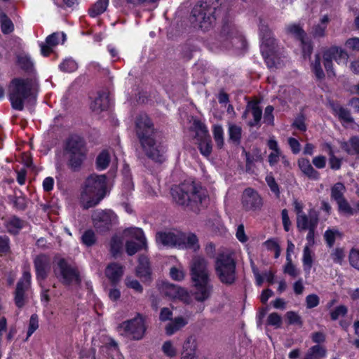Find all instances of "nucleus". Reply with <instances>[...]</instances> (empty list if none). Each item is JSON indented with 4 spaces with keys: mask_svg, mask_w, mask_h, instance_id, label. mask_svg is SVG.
I'll list each match as a JSON object with an SVG mask.
<instances>
[{
    "mask_svg": "<svg viewBox=\"0 0 359 359\" xmlns=\"http://www.w3.org/2000/svg\"><path fill=\"white\" fill-rule=\"evenodd\" d=\"M136 134L144 155L156 162L162 163L166 158V145L159 133L146 114L140 115L135 122Z\"/></svg>",
    "mask_w": 359,
    "mask_h": 359,
    "instance_id": "1",
    "label": "nucleus"
},
{
    "mask_svg": "<svg viewBox=\"0 0 359 359\" xmlns=\"http://www.w3.org/2000/svg\"><path fill=\"white\" fill-rule=\"evenodd\" d=\"M348 59L347 53L342 48L337 46L331 47L323 51L322 56L318 53L311 62V71L318 80L325 78V73L322 69L323 62L328 76H335L333 68V60L338 65H346Z\"/></svg>",
    "mask_w": 359,
    "mask_h": 359,
    "instance_id": "2",
    "label": "nucleus"
},
{
    "mask_svg": "<svg viewBox=\"0 0 359 359\" xmlns=\"http://www.w3.org/2000/svg\"><path fill=\"white\" fill-rule=\"evenodd\" d=\"M106 195L107 178L105 175H91L84 182L79 203L84 209H88L99 204Z\"/></svg>",
    "mask_w": 359,
    "mask_h": 359,
    "instance_id": "3",
    "label": "nucleus"
},
{
    "mask_svg": "<svg viewBox=\"0 0 359 359\" xmlns=\"http://www.w3.org/2000/svg\"><path fill=\"white\" fill-rule=\"evenodd\" d=\"M191 276L195 287L196 299L199 302L205 301L210 297L212 286L209 283L210 273L204 258L196 257L193 259L191 264Z\"/></svg>",
    "mask_w": 359,
    "mask_h": 359,
    "instance_id": "4",
    "label": "nucleus"
},
{
    "mask_svg": "<svg viewBox=\"0 0 359 359\" xmlns=\"http://www.w3.org/2000/svg\"><path fill=\"white\" fill-rule=\"evenodd\" d=\"M36 89L37 83L34 79H13L9 86V100L12 107L22 111L25 102L29 98L35 97Z\"/></svg>",
    "mask_w": 359,
    "mask_h": 359,
    "instance_id": "5",
    "label": "nucleus"
},
{
    "mask_svg": "<svg viewBox=\"0 0 359 359\" xmlns=\"http://www.w3.org/2000/svg\"><path fill=\"white\" fill-rule=\"evenodd\" d=\"M157 245L178 249L199 248L196 236L192 233H184L177 229L160 231L156 234Z\"/></svg>",
    "mask_w": 359,
    "mask_h": 359,
    "instance_id": "6",
    "label": "nucleus"
},
{
    "mask_svg": "<svg viewBox=\"0 0 359 359\" xmlns=\"http://www.w3.org/2000/svg\"><path fill=\"white\" fill-rule=\"evenodd\" d=\"M171 194L177 204L191 207L205 202L207 198L206 191L197 187L194 182H186L175 187L172 188Z\"/></svg>",
    "mask_w": 359,
    "mask_h": 359,
    "instance_id": "7",
    "label": "nucleus"
},
{
    "mask_svg": "<svg viewBox=\"0 0 359 359\" xmlns=\"http://www.w3.org/2000/svg\"><path fill=\"white\" fill-rule=\"evenodd\" d=\"M86 142L82 137L74 135L67 140L65 155L71 168L74 170L79 168L86 160Z\"/></svg>",
    "mask_w": 359,
    "mask_h": 359,
    "instance_id": "8",
    "label": "nucleus"
},
{
    "mask_svg": "<svg viewBox=\"0 0 359 359\" xmlns=\"http://www.w3.org/2000/svg\"><path fill=\"white\" fill-rule=\"evenodd\" d=\"M215 269L219 280L224 284L231 285L236 280V262L229 253L219 255L215 260Z\"/></svg>",
    "mask_w": 359,
    "mask_h": 359,
    "instance_id": "9",
    "label": "nucleus"
},
{
    "mask_svg": "<svg viewBox=\"0 0 359 359\" xmlns=\"http://www.w3.org/2000/svg\"><path fill=\"white\" fill-rule=\"evenodd\" d=\"M212 1L201 0L194 7L191 12L193 22L205 30L212 27L215 20V7L212 6Z\"/></svg>",
    "mask_w": 359,
    "mask_h": 359,
    "instance_id": "10",
    "label": "nucleus"
},
{
    "mask_svg": "<svg viewBox=\"0 0 359 359\" xmlns=\"http://www.w3.org/2000/svg\"><path fill=\"white\" fill-rule=\"evenodd\" d=\"M57 278L65 285L79 284L81 277L77 269L65 259H60L54 267Z\"/></svg>",
    "mask_w": 359,
    "mask_h": 359,
    "instance_id": "11",
    "label": "nucleus"
},
{
    "mask_svg": "<svg viewBox=\"0 0 359 359\" xmlns=\"http://www.w3.org/2000/svg\"><path fill=\"white\" fill-rule=\"evenodd\" d=\"M120 328L123 332L122 334L133 340L142 339L146 332L144 318L140 314L131 320L123 322Z\"/></svg>",
    "mask_w": 359,
    "mask_h": 359,
    "instance_id": "12",
    "label": "nucleus"
},
{
    "mask_svg": "<svg viewBox=\"0 0 359 359\" xmlns=\"http://www.w3.org/2000/svg\"><path fill=\"white\" fill-rule=\"evenodd\" d=\"M124 236L130 239L126 243V252L128 255H133L139 250L146 247V238L141 229L129 228L124 231Z\"/></svg>",
    "mask_w": 359,
    "mask_h": 359,
    "instance_id": "13",
    "label": "nucleus"
},
{
    "mask_svg": "<svg viewBox=\"0 0 359 359\" xmlns=\"http://www.w3.org/2000/svg\"><path fill=\"white\" fill-rule=\"evenodd\" d=\"M259 36L261 38V50L262 55L266 58V62L269 67H272V65L269 64L271 52L272 47L274 45L275 40L271 36V32L268 27V25L264 24L263 22H260L259 25Z\"/></svg>",
    "mask_w": 359,
    "mask_h": 359,
    "instance_id": "14",
    "label": "nucleus"
},
{
    "mask_svg": "<svg viewBox=\"0 0 359 359\" xmlns=\"http://www.w3.org/2000/svg\"><path fill=\"white\" fill-rule=\"evenodd\" d=\"M160 292L173 300H180L184 302H188L189 297L187 291L174 284L163 282L158 285Z\"/></svg>",
    "mask_w": 359,
    "mask_h": 359,
    "instance_id": "15",
    "label": "nucleus"
},
{
    "mask_svg": "<svg viewBox=\"0 0 359 359\" xmlns=\"http://www.w3.org/2000/svg\"><path fill=\"white\" fill-rule=\"evenodd\" d=\"M92 219L95 228L100 230L108 229L116 222V216L110 210H96L92 215Z\"/></svg>",
    "mask_w": 359,
    "mask_h": 359,
    "instance_id": "16",
    "label": "nucleus"
},
{
    "mask_svg": "<svg viewBox=\"0 0 359 359\" xmlns=\"http://www.w3.org/2000/svg\"><path fill=\"white\" fill-rule=\"evenodd\" d=\"M222 35L224 41L230 43L233 47L237 49L244 48L246 45L244 37L238 32L237 28L233 25H224Z\"/></svg>",
    "mask_w": 359,
    "mask_h": 359,
    "instance_id": "17",
    "label": "nucleus"
},
{
    "mask_svg": "<svg viewBox=\"0 0 359 359\" xmlns=\"http://www.w3.org/2000/svg\"><path fill=\"white\" fill-rule=\"evenodd\" d=\"M242 204L245 210L255 211L261 208L262 199L256 191L248 188L243 194Z\"/></svg>",
    "mask_w": 359,
    "mask_h": 359,
    "instance_id": "18",
    "label": "nucleus"
},
{
    "mask_svg": "<svg viewBox=\"0 0 359 359\" xmlns=\"http://www.w3.org/2000/svg\"><path fill=\"white\" fill-rule=\"evenodd\" d=\"M31 284V274L28 269H24L22 276L18 281L15 290V302L18 307L20 308L25 304V291L29 288Z\"/></svg>",
    "mask_w": 359,
    "mask_h": 359,
    "instance_id": "19",
    "label": "nucleus"
},
{
    "mask_svg": "<svg viewBox=\"0 0 359 359\" xmlns=\"http://www.w3.org/2000/svg\"><path fill=\"white\" fill-rule=\"evenodd\" d=\"M318 222V216L312 212H309L297 217V227L299 231L316 229Z\"/></svg>",
    "mask_w": 359,
    "mask_h": 359,
    "instance_id": "20",
    "label": "nucleus"
},
{
    "mask_svg": "<svg viewBox=\"0 0 359 359\" xmlns=\"http://www.w3.org/2000/svg\"><path fill=\"white\" fill-rule=\"evenodd\" d=\"M60 36L59 33H53L46 38L44 43L40 45L41 52L43 56H48L53 51V48L59 43ZM61 36L62 41L64 42L66 39V35L62 33Z\"/></svg>",
    "mask_w": 359,
    "mask_h": 359,
    "instance_id": "21",
    "label": "nucleus"
},
{
    "mask_svg": "<svg viewBox=\"0 0 359 359\" xmlns=\"http://www.w3.org/2000/svg\"><path fill=\"white\" fill-rule=\"evenodd\" d=\"M196 351V341L194 337L189 336L182 344L180 359H197Z\"/></svg>",
    "mask_w": 359,
    "mask_h": 359,
    "instance_id": "22",
    "label": "nucleus"
},
{
    "mask_svg": "<svg viewBox=\"0 0 359 359\" xmlns=\"http://www.w3.org/2000/svg\"><path fill=\"white\" fill-rule=\"evenodd\" d=\"M248 114H251L253 117V120L249 121L248 125L250 126H257L262 118V110L257 102H251L248 104L242 117L245 118Z\"/></svg>",
    "mask_w": 359,
    "mask_h": 359,
    "instance_id": "23",
    "label": "nucleus"
},
{
    "mask_svg": "<svg viewBox=\"0 0 359 359\" xmlns=\"http://www.w3.org/2000/svg\"><path fill=\"white\" fill-rule=\"evenodd\" d=\"M123 272V266L115 262L109 264L105 269L106 276L113 283H117L120 281Z\"/></svg>",
    "mask_w": 359,
    "mask_h": 359,
    "instance_id": "24",
    "label": "nucleus"
},
{
    "mask_svg": "<svg viewBox=\"0 0 359 359\" xmlns=\"http://www.w3.org/2000/svg\"><path fill=\"white\" fill-rule=\"evenodd\" d=\"M49 264V259L44 255H40L35 258L34 266L38 279L43 280L46 277Z\"/></svg>",
    "mask_w": 359,
    "mask_h": 359,
    "instance_id": "25",
    "label": "nucleus"
},
{
    "mask_svg": "<svg viewBox=\"0 0 359 359\" xmlns=\"http://www.w3.org/2000/svg\"><path fill=\"white\" fill-rule=\"evenodd\" d=\"M297 164L300 170L309 179L313 180L320 179V173L313 168L309 159L300 158L297 161Z\"/></svg>",
    "mask_w": 359,
    "mask_h": 359,
    "instance_id": "26",
    "label": "nucleus"
},
{
    "mask_svg": "<svg viewBox=\"0 0 359 359\" xmlns=\"http://www.w3.org/2000/svg\"><path fill=\"white\" fill-rule=\"evenodd\" d=\"M136 275L143 281H149L151 279V270L148 258L141 256L139 258V264L136 269Z\"/></svg>",
    "mask_w": 359,
    "mask_h": 359,
    "instance_id": "27",
    "label": "nucleus"
},
{
    "mask_svg": "<svg viewBox=\"0 0 359 359\" xmlns=\"http://www.w3.org/2000/svg\"><path fill=\"white\" fill-rule=\"evenodd\" d=\"M109 105L110 100L109 95L107 93H102L95 99L90 107L93 111L98 114L102 111L107 110L109 107Z\"/></svg>",
    "mask_w": 359,
    "mask_h": 359,
    "instance_id": "28",
    "label": "nucleus"
},
{
    "mask_svg": "<svg viewBox=\"0 0 359 359\" xmlns=\"http://www.w3.org/2000/svg\"><path fill=\"white\" fill-rule=\"evenodd\" d=\"M188 323L187 318L182 316H178L171 320L165 327V331L167 335L171 336L183 328Z\"/></svg>",
    "mask_w": 359,
    "mask_h": 359,
    "instance_id": "29",
    "label": "nucleus"
},
{
    "mask_svg": "<svg viewBox=\"0 0 359 359\" xmlns=\"http://www.w3.org/2000/svg\"><path fill=\"white\" fill-rule=\"evenodd\" d=\"M267 145L269 148L272 151L268 157L269 163L271 166H273L279 161L280 158L282 156V153L278 147V142L274 139V137H271L269 140Z\"/></svg>",
    "mask_w": 359,
    "mask_h": 359,
    "instance_id": "30",
    "label": "nucleus"
},
{
    "mask_svg": "<svg viewBox=\"0 0 359 359\" xmlns=\"http://www.w3.org/2000/svg\"><path fill=\"white\" fill-rule=\"evenodd\" d=\"M330 22V18L328 15H323L320 18V21L316 25H314L311 30V34L314 38H322L325 36V31L327 27V25Z\"/></svg>",
    "mask_w": 359,
    "mask_h": 359,
    "instance_id": "31",
    "label": "nucleus"
},
{
    "mask_svg": "<svg viewBox=\"0 0 359 359\" xmlns=\"http://www.w3.org/2000/svg\"><path fill=\"white\" fill-rule=\"evenodd\" d=\"M201 133L203 140L198 144V148L201 154L205 156H208L212 151L211 140L208 135V130L205 127L201 128Z\"/></svg>",
    "mask_w": 359,
    "mask_h": 359,
    "instance_id": "32",
    "label": "nucleus"
},
{
    "mask_svg": "<svg viewBox=\"0 0 359 359\" xmlns=\"http://www.w3.org/2000/svg\"><path fill=\"white\" fill-rule=\"evenodd\" d=\"M333 113L337 116L344 125H347L353 122V118L350 111L339 105H332Z\"/></svg>",
    "mask_w": 359,
    "mask_h": 359,
    "instance_id": "33",
    "label": "nucleus"
},
{
    "mask_svg": "<svg viewBox=\"0 0 359 359\" xmlns=\"http://www.w3.org/2000/svg\"><path fill=\"white\" fill-rule=\"evenodd\" d=\"M313 257V251L311 248H308V246H304L302 255V265L304 271L307 273H310L312 268Z\"/></svg>",
    "mask_w": 359,
    "mask_h": 359,
    "instance_id": "34",
    "label": "nucleus"
},
{
    "mask_svg": "<svg viewBox=\"0 0 359 359\" xmlns=\"http://www.w3.org/2000/svg\"><path fill=\"white\" fill-rule=\"evenodd\" d=\"M341 147L348 154H359V138L353 137L347 142H341Z\"/></svg>",
    "mask_w": 359,
    "mask_h": 359,
    "instance_id": "35",
    "label": "nucleus"
},
{
    "mask_svg": "<svg viewBox=\"0 0 359 359\" xmlns=\"http://www.w3.org/2000/svg\"><path fill=\"white\" fill-rule=\"evenodd\" d=\"M229 140L235 144H239L242 137V128L240 126L229 123L228 124Z\"/></svg>",
    "mask_w": 359,
    "mask_h": 359,
    "instance_id": "36",
    "label": "nucleus"
},
{
    "mask_svg": "<svg viewBox=\"0 0 359 359\" xmlns=\"http://www.w3.org/2000/svg\"><path fill=\"white\" fill-rule=\"evenodd\" d=\"M287 32L297 39L300 41H304V39H306V34L304 31L302 27L297 24H291L289 25L286 27Z\"/></svg>",
    "mask_w": 359,
    "mask_h": 359,
    "instance_id": "37",
    "label": "nucleus"
},
{
    "mask_svg": "<svg viewBox=\"0 0 359 359\" xmlns=\"http://www.w3.org/2000/svg\"><path fill=\"white\" fill-rule=\"evenodd\" d=\"M346 191V187L344 184L337 182L331 188V198L337 203L344 198V194Z\"/></svg>",
    "mask_w": 359,
    "mask_h": 359,
    "instance_id": "38",
    "label": "nucleus"
},
{
    "mask_svg": "<svg viewBox=\"0 0 359 359\" xmlns=\"http://www.w3.org/2000/svg\"><path fill=\"white\" fill-rule=\"evenodd\" d=\"M161 351L165 356L169 358H174L177 355V348L171 340H167L163 343Z\"/></svg>",
    "mask_w": 359,
    "mask_h": 359,
    "instance_id": "39",
    "label": "nucleus"
},
{
    "mask_svg": "<svg viewBox=\"0 0 359 359\" xmlns=\"http://www.w3.org/2000/svg\"><path fill=\"white\" fill-rule=\"evenodd\" d=\"M18 64L25 70H32L34 67V62L31 57L25 53H20L18 55Z\"/></svg>",
    "mask_w": 359,
    "mask_h": 359,
    "instance_id": "40",
    "label": "nucleus"
},
{
    "mask_svg": "<svg viewBox=\"0 0 359 359\" xmlns=\"http://www.w3.org/2000/svg\"><path fill=\"white\" fill-rule=\"evenodd\" d=\"M108 4L109 0H98L89 11L90 16L95 17L104 13L108 6Z\"/></svg>",
    "mask_w": 359,
    "mask_h": 359,
    "instance_id": "41",
    "label": "nucleus"
},
{
    "mask_svg": "<svg viewBox=\"0 0 359 359\" xmlns=\"http://www.w3.org/2000/svg\"><path fill=\"white\" fill-rule=\"evenodd\" d=\"M326 355V349L319 345H316L310 348L306 355V358H319Z\"/></svg>",
    "mask_w": 359,
    "mask_h": 359,
    "instance_id": "42",
    "label": "nucleus"
},
{
    "mask_svg": "<svg viewBox=\"0 0 359 359\" xmlns=\"http://www.w3.org/2000/svg\"><path fill=\"white\" fill-rule=\"evenodd\" d=\"M0 22L3 33L8 34L13 32L14 26L12 21L3 13H0Z\"/></svg>",
    "mask_w": 359,
    "mask_h": 359,
    "instance_id": "43",
    "label": "nucleus"
},
{
    "mask_svg": "<svg viewBox=\"0 0 359 359\" xmlns=\"http://www.w3.org/2000/svg\"><path fill=\"white\" fill-rule=\"evenodd\" d=\"M110 162V155L107 151H102L97 158V167L100 170H104Z\"/></svg>",
    "mask_w": 359,
    "mask_h": 359,
    "instance_id": "44",
    "label": "nucleus"
},
{
    "mask_svg": "<svg viewBox=\"0 0 359 359\" xmlns=\"http://www.w3.org/2000/svg\"><path fill=\"white\" fill-rule=\"evenodd\" d=\"M213 137L218 147L222 148L224 145V130L220 125L213 126Z\"/></svg>",
    "mask_w": 359,
    "mask_h": 359,
    "instance_id": "45",
    "label": "nucleus"
},
{
    "mask_svg": "<svg viewBox=\"0 0 359 359\" xmlns=\"http://www.w3.org/2000/svg\"><path fill=\"white\" fill-rule=\"evenodd\" d=\"M337 205L339 212H341L343 215L348 216L353 215L355 213V208H351L345 198L338 201Z\"/></svg>",
    "mask_w": 359,
    "mask_h": 359,
    "instance_id": "46",
    "label": "nucleus"
},
{
    "mask_svg": "<svg viewBox=\"0 0 359 359\" xmlns=\"http://www.w3.org/2000/svg\"><path fill=\"white\" fill-rule=\"evenodd\" d=\"M6 226L10 233L15 234L22 229V222L17 217H13L8 222Z\"/></svg>",
    "mask_w": 359,
    "mask_h": 359,
    "instance_id": "47",
    "label": "nucleus"
},
{
    "mask_svg": "<svg viewBox=\"0 0 359 359\" xmlns=\"http://www.w3.org/2000/svg\"><path fill=\"white\" fill-rule=\"evenodd\" d=\"M340 236V232L336 229H327L324 234L325 239L330 247L334 245L335 239Z\"/></svg>",
    "mask_w": 359,
    "mask_h": 359,
    "instance_id": "48",
    "label": "nucleus"
},
{
    "mask_svg": "<svg viewBox=\"0 0 359 359\" xmlns=\"http://www.w3.org/2000/svg\"><path fill=\"white\" fill-rule=\"evenodd\" d=\"M77 67V63L72 59H66L60 65V69L64 72H73Z\"/></svg>",
    "mask_w": 359,
    "mask_h": 359,
    "instance_id": "49",
    "label": "nucleus"
},
{
    "mask_svg": "<svg viewBox=\"0 0 359 359\" xmlns=\"http://www.w3.org/2000/svg\"><path fill=\"white\" fill-rule=\"evenodd\" d=\"M265 180L269 187L271 191L275 194V195L278 197L280 196V190L278 184L276 183L275 178L273 177L271 174H268L266 176Z\"/></svg>",
    "mask_w": 359,
    "mask_h": 359,
    "instance_id": "50",
    "label": "nucleus"
},
{
    "mask_svg": "<svg viewBox=\"0 0 359 359\" xmlns=\"http://www.w3.org/2000/svg\"><path fill=\"white\" fill-rule=\"evenodd\" d=\"M170 276L172 278V279L177 281H180L184 278L185 273L184 269L181 266H173L170 270Z\"/></svg>",
    "mask_w": 359,
    "mask_h": 359,
    "instance_id": "51",
    "label": "nucleus"
},
{
    "mask_svg": "<svg viewBox=\"0 0 359 359\" xmlns=\"http://www.w3.org/2000/svg\"><path fill=\"white\" fill-rule=\"evenodd\" d=\"M122 244L123 241L121 237L116 236L112 238L110 245L111 252L114 256L116 255L119 252L122 247Z\"/></svg>",
    "mask_w": 359,
    "mask_h": 359,
    "instance_id": "52",
    "label": "nucleus"
},
{
    "mask_svg": "<svg viewBox=\"0 0 359 359\" xmlns=\"http://www.w3.org/2000/svg\"><path fill=\"white\" fill-rule=\"evenodd\" d=\"M329 163L333 170H339L341 168V160L334 156V151L331 146H329Z\"/></svg>",
    "mask_w": 359,
    "mask_h": 359,
    "instance_id": "53",
    "label": "nucleus"
},
{
    "mask_svg": "<svg viewBox=\"0 0 359 359\" xmlns=\"http://www.w3.org/2000/svg\"><path fill=\"white\" fill-rule=\"evenodd\" d=\"M82 242L86 246H91L95 243V236L93 231L88 230L84 232L81 237Z\"/></svg>",
    "mask_w": 359,
    "mask_h": 359,
    "instance_id": "54",
    "label": "nucleus"
},
{
    "mask_svg": "<svg viewBox=\"0 0 359 359\" xmlns=\"http://www.w3.org/2000/svg\"><path fill=\"white\" fill-rule=\"evenodd\" d=\"M267 324L278 328L281 326L282 318L277 313H271L267 318Z\"/></svg>",
    "mask_w": 359,
    "mask_h": 359,
    "instance_id": "55",
    "label": "nucleus"
},
{
    "mask_svg": "<svg viewBox=\"0 0 359 359\" xmlns=\"http://www.w3.org/2000/svg\"><path fill=\"white\" fill-rule=\"evenodd\" d=\"M125 284L126 287L134 290L135 292L141 293L143 290V288L140 283L131 277H126L125 280Z\"/></svg>",
    "mask_w": 359,
    "mask_h": 359,
    "instance_id": "56",
    "label": "nucleus"
},
{
    "mask_svg": "<svg viewBox=\"0 0 359 359\" xmlns=\"http://www.w3.org/2000/svg\"><path fill=\"white\" fill-rule=\"evenodd\" d=\"M39 327V319L36 315H32L30 318L29 323V327L27 331V336L26 340L31 337V335L38 329Z\"/></svg>",
    "mask_w": 359,
    "mask_h": 359,
    "instance_id": "57",
    "label": "nucleus"
},
{
    "mask_svg": "<svg viewBox=\"0 0 359 359\" xmlns=\"http://www.w3.org/2000/svg\"><path fill=\"white\" fill-rule=\"evenodd\" d=\"M350 264L359 270V250L355 248L351 250L349 253Z\"/></svg>",
    "mask_w": 359,
    "mask_h": 359,
    "instance_id": "58",
    "label": "nucleus"
},
{
    "mask_svg": "<svg viewBox=\"0 0 359 359\" xmlns=\"http://www.w3.org/2000/svg\"><path fill=\"white\" fill-rule=\"evenodd\" d=\"M347 307L344 305H340L335 308L330 313L331 318L334 320L338 319L339 317L344 316L347 313Z\"/></svg>",
    "mask_w": 359,
    "mask_h": 359,
    "instance_id": "59",
    "label": "nucleus"
},
{
    "mask_svg": "<svg viewBox=\"0 0 359 359\" xmlns=\"http://www.w3.org/2000/svg\"><path fill=\"white\" fill-rule=\"evenodd\" d=\"M284 272L289 274L292 277H296L298 275L297 270L294 265L292 264V258L286 259V264L284 268Z\"/></svg>",
    "mask_w": 359,
    "mask_h": 359,
    "instance_id": "60",
    "label": "nucleus"
},
{
    "mask_svg": "<svg viewBox=\"0 0 359 359\" xmlns=\"http://www.w3.org/2000/svg\"><path fill=\"white\" fill-rule=\"evenodd\" d=\"M345 257V253L343 249L336 248L333 250L331 254V257L332 260L339 264H341L344 258Z\"/></svg>",
    "mask_w": 359,
    "mask_h": 359,
    "instance_id": "61",
    "label": "nucleus"
},
{
    "mask_svg": "<svg viewBox=\"0 0 359 359\" xmlns=\"http://www.w3.org/2000/svg\"><path fill=\"white\" fill-rule=\"evenodd\" d=\"M236 237L242 243H245L248 241V236L245 233L243 224H241L237 226Z\"/></svg>",
    "mask_w": 359,
    "mask_h": 359,
    "instance_id": "62",
    "label": "nucleus"
},
{
    "mask_svg": "<svg viewBox=\"0 0 359 359\" xmlns=\"http://www.w3.org/2000/svg\"><path fill=\"white\" fill-rule=\"evenodd\" d=\"M286 318L288 320L289 324L292 325H302V321L301 320L300 316L294 311H288L286 313Z\"/></svg>",
    "mask_w": 359,
    "mask_h": 359,
    "instance_id": "63",
    "label": "nucleus"
},
{
    "mask_svg": "<svg viewBox=\"0 0 359 359\" xmlns=\"http://www.w3.org/2000/svg\"><path fill=\"white\" fill-rule=\"evenodd\" d=\"M320 303V299L317 294H311L306 297V304L308 309L316 307Z\"/></svg>",
    "mask_w": 359,
    "mask_h": 359,
    "instance_id": "64",
    "label": "nucleus"
}]
</instances>
